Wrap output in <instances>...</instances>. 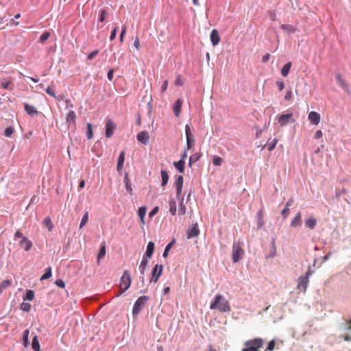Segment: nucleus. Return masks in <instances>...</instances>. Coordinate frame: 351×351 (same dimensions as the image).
<instances>
[{
  "label": "nucleus",
  "mask_w": 351,
  "mask_h": 351,
  "mask_svg": "<svg viewBox=\"0 0 351 351\" xmlns=\"http://www.w3.org/2000/svg\"><path fill=\"white\" fill-rule=\"evenodd\" d=\"M210 308L217 309L221 313H229L231 311L229 302L221 294L215 295L213 302L210 304Z\"/></svg>",
  "instance_id": "1"
},
{
  "label": "nucleus",
  "mask_w": 351,
  "mask_h": 351,
  "mask_svg": "<svg viewBox=\"0 0 351 351\" xmlns=\"http://www.w3.org/2000/svg\"><path fill=\"white\" fill-rule=\"evenodd\" d=\"M131 276L128 271H125L120 280V292L117 294L119 297L126 291L131 285Z\"/></svg>",
  "instance_id": "2"
},
{
  "label": "nucleus",
  "mask_w": 351,
  "mask_h": 351,
  "mask_svg": "<svg viewBox=\"0 0 351 351\" xmlns=\"http://www.w3.org/2000/svg\"><path fill=\"white\" fill-rule=\"evenodd\" d=\"M263 341L261 338H256L245 343V348L242 351H259L263 346Z\"/></svg>",
  "instance_id": "3"
},
{
  "label": "nucleus",
  "mask_w": 351,
  "mask_h": 351,
  "mask_svg": "<svg viewBox=\"0 0 351 351\" xmlns=\"http://www.w3.org/2000/svg\"><path fill=\"white\" fill-rule=\"evenodd\" d=\"M244 255V250L240 241L234 242L232 245V259L234 263H237Z\"/></svg>",
  "instance_id": "4"
},
{
  "label": "nucleus",
  "mask_w": 351,
  "mask_h": 351,
  "mask_svg": "<svg viewBox=\"0 0 351 351\" xmlns=\"http://www.w3.org/2000/svg\"><path fill=\"white\" fill-rule=\"evenodd\" d=\"M148 300L149 298L145 295L141 296L136 300L132 309V315L134 317H136L139 314L141 311L145 307Z\"/></svg>",
  "instance_id": "5"
},
{
  "label": "nucleus",
  "mask_w": 351,
  "mask_h": 351,
  "mask_svg": "<svg viewBox=\"0 0 351 351\" xmlns=\"http://www.w3.org/2000/svg\"><path fill=\"white\" fill-rule=\"evenodd\" d=\"M311 274V270L309 269L304 276L299 277L297 286L298 289L302 291L303 292L306 291L308 283V278Z\"/></svg>",
  "instance_id": "6"
},
{
  "label": "nucleus",
  "mask_w": 351,
  "mask_h": 351,
  "mask_svg": "<svg viewBox=\"0 0 351 351\" xmlns=\"http://www.w3.org/2000/svg\"><path fill=\"white\" fill-rule=\"evenodd\" d=\"M163 271V266L162 265H156L153 271L152 276L150 280L151 282H157L160 276L162 275Z\"/></svg>",
  "instance_id": "7"
},
{
  "label": "nucleus",
  "mask_w": 351,
  "mask_h": 351,
  "mask_svg": "<svg viewBox=\"0 0 351 351\" xmlns=\"http://www.w3.org/2000/svg\"><path fill=\"white\" fill-rule=\"evenodd\" d=\"M116 128V124L111 119L107 120L106 124V136L107 138H110L112 136Z\"/></svg>",
  "instance_id": "8"
},
{
  "label": "nucleus",
  "mask_w": 351,
  "mask_h": 351,
  "mask_svg": "<svg viewBox=\"0 0 351 351\" xmlns=\"http://www.w3.org/2000/svg\"><path fill=\"white\" fill-rule=\"evenodd\" d=\"M335 78L339 86L346 92H349V87L346 80L339 73H335Z\"/></svg>",
  "instance_id": "9"
},
{
  "label": "nucleus",
  "mask_w": 351,
  "mask_h": 351,
  "mask_svg": "<svg viewBox=\"0 0 351 351\" xmlns=\"http://www.w3.org/2000/svg\"><path fill=\"white\" fill-rule=\"evenodd\" d=\"M308 119L312 124L317 125L320 122L321 117L317 112L311 111L308 114Z\"/></svg>",
  "instance_id": "10"
},
{
  "label": "nucleus",
  "mask_w": 351,
  "mask_h": 351,
  "mask_svg": "<svg viewBox=\"0 0 351 351\" xmlns=\"http://www.w3.org/2000/svg\"><path fill=\"white\" fill-rule=\"evenodd\" d=\"M292 117H293L292 113L282 114L278 117V123H279V125L281 127H283L289 122V121L292 118Z\"/></svg>",
  "instance_id": "11"
},
{
  "label": "nucleus",
  "mask_w": 351,
  "mask_h": 351,
  "mask_svg": "<svg viewBox=\"0 0 351 351\" xmlns=\"http://www.w3.org/2000/svg\"><path fill=\"white\" fill-rule=\"evenodd\" d=\"M187 238L191 239L197 237L199 234V230L198 228L197 223H195L193 226L187 231Z\"/></svg>",
  "instance_id": "12"
},
{
  "label": "nucleus",
  "mask_w": 351,
  "mask_h": 351,
  "mask_svg": "<svg viewBox=\"0 0 351 351\" xmlns=\"http://www.w3.org/2000/svg\"><path fill=\"white\" fill-rule=\"evenodd\" d=\"M19 245L25 251H28L32 247V243L26 237H23V239L19 241Z\"/></svg>",
  "instance_id": "13"
},
{
  "label": "nucleus",
  "mask_w": 351,
  "mask_h": 351,
  "mask_svg": "<svg viewBox=\"0 0 351 351\" xmlns=\"http://www.w3.org/2000/svg\"><path fill=\"white\" fill-rule=\"evenodd\" d=\"M149 138V134L146 131L139 132L136 136L137 140L143 145H146L147 143Z\"/></svg>",
  "instance_id": "14"
},
{
  "label": "nucleus",
  "mask_w": 351,
  "mask_h": 351,
  "mask_svg": "<svg viewBox=\"0 0 351 351\" xmlns=\"http://www.w3.org/2000/svg\"><path fill=\"white\" fill-rule=\"evenodd\" d=\"M75 119H76V115L75 112L73 110H71L67 114L66 118V122L69 126L75 125Z\"/></svg>",
  "instance_id": "15"
},
{
  "label": "nucleus",
  "mask_w": 351,
  "mask_h": 351,
  "mask_svg": "<svg viewBox=\"0 0 351 351\" xmlns=\"http://www.w3.org/2000/svg\"><path fill=\"white\" fill-rule=\"evenodd\" d=\"M210 40L213 46H216L220 41L219 32L217 29H213L210 33Z\"/></svg>",
  "instance_id": "16"
},
{
  "label": "nucleus",
  "mask_w": 351,
  "mask_h": 351,
  "mask_svg": "<svg viewBox=\"0 0 351 351\" xmlns=\"http://www.w3.org/2000/svg\"><path fill=\"white\" fill-rule=\"evenodd\" d=\"M302 224V215L301 213L299 212L297 213L296 216L291 220V227L295 228L297 226H300Z\"/></svg>",
  "instance_id": "17"
},
{
  "label": "nucleus",
  "mask_w": 351,
  "mask_h": 351,
  "mask_svg": "<svg viewBox=\"0 0 351 351\" xmlns=\"http://www.w3.org/2000/svg\"><path fill=\"white\" fill-rule=\"evenodd\" d=\"M24 108L29 115L33 117L34 115L38 114V110L34 106L29 105L28 104H25Z\"/></svg>",
  "instance_id": "18"
},
{
  "label": "nucleus",
  "mask_w": 351,
  "mask_h": 351,
  "mask_svg": "<svg viewBox=\"0 0 351 351\" xmlns=\"http://www.w3.org/2000/svg\"><path fill=\"white\" fill-rule=\"evenodd\" d=\"M154 243L150 241L147 244L146 252L144 256H145V257L147 258H150L154 253Z\"/></svg>",
  "instance_id": "19"
},
{
  "label": "nucleus",
  "mask_w": 351,
  "mask_h": 351,
  "mask_svg": "<svg viewBox=\"0 0 351 351\" xmlns=\"http://www.w3.org/2000/svg\"><path fill=\"white\" fill-rule=\"evenodd\" d=\"M280 28L284 32H285L288 34H293L297 31L296 27H295L294 26H293L291 25L282 24V25H281Z\"/></svg>",
  "instance_id": "20"
},
{
  "label": "nucleus",
  "mask_w": 351,
  "mask_h": 351,
  "mask_svg": "<svg viewBox=\"0 0 351 351\" xmlns=\"http://www.w3.org/2000/svg\"><path fill=\"white\" fill-rule=\"evenodd\" d=\"M317 224V220L314 217H308L305 220V225L307 228L313 230Z\"/></svg>",
  "instance_id": "21"
},
{
  "label": "nucleus",
  "mask_w": 351,
  "mask_h": 351,
  "mask_svg": "<svg viewBox=\"0 0 351 351\" xmlns=\"http://www.w3.org/2000/svg\"><path fill=\"white\" fill-rule=\"evenodd\" d=\"M182 105V101L180 99H178L173 106V112L176 117H178L180 115L181 108Z\"/></svg>",
  "instance_id": "22"
},
{
  "label": "nucleus",
  "mask_w": 351,
  "mask_h": 351,
  "mask_svg": "<svg viewBox=\"0 0 351 351\" xmlns=\"http://www.w3.org/2000/svg\"><path fill=\"white\" fill-rule=\"evenodd\" d=\"M124 160H125V152L124 151H122L120 154H119V156L118 158V161H117V170L118 171H120L123 167V163H124Z\"/></svg>",
  "instance_id": "23"
},
{
  "label": "nucleus",
  "mask_w": 351,
  "mask_h": 351,
  "mask_svg": "<svg viewBox=\"0 0 351 351\" xmlns=\"http://www.w3.org/2000/svg\"><path fill=\"white\" fill-rule=\"evenodd\" d=\"M148 263V258L143 256V259L139 265V270L141 274L143 276L145 274V269Z\"/></svg>",
  "instance_id": "24"
},
{
  "label": "nucleus",
  "mask_w": 351,
  "mask_h": 351,
  "mask_svg": "<svg viewBox=\"0 0 351 351\" xmlns=\"http://www.w3.org/2000/svg\"><path fill=\"white\" fill-rule=\"evenodd\" d=\"M184 164L185 162L183 159H181L178 162H173L174 167L181 173L184 172Z\"/></svg>",
  "instance_id": "25"
},
{
  "label": "nucleus",
  "mask_w": 351,
  "mask_h": 351,
  "mask_svg": "<svg viewBox=\"0 0 351 351\" xmlns=\"http://www.w3.org/2000/svg\"><path fill=\"white\" fill-rule=\"evenodd\" d=\"M292 63L291 62H287L281 69V74L284 77H287L291 68Z\"/></svg>",
  "instance_id": "26"
},
{
  "label": "nucleus",
  "mask_w": 351,
  "mask_h": 351,
  "mask_svg": "<svg viewBox=\"0 0 351 351\" xmlns=\"http://www.w3.org/2000/svg\"><path fill=\"white\" fill-rule=\"evenodd\" d=\"M32 347L34 351H40V343L36 335L33 337Z\"/></svg>",
  "instance_id": "27"
},
{
  "label": "nucleus",
  "mask_w": 351,
  "mask_h": 351,
  "mask_svg": "<svg viewBox=\"0 0 351 351\" xmlns=\"http://www.w3.org/2000/svg\"><path fill=\"white\" fill-rule=\"evenodd\" d=\"M147 208L145 207H141L138 208V215L141 218V223L145 224V217L146 215Z\"/></svg>",
  "instance_id": "28"
},
{
  "label": "nucleus",
  "mask_w": 351,
  "mask_h": 351,
  "mask_svg": "<svg viewBox=\"0 0 351 351\" xmlns=\"http://www.w3.org/2000/svg\"><path fill=\"white\" fill-rule=\"evenodd\" d=\"M169 212L172 215H176L177 212V206L175 200L171 199L169 201Z\"/></svg>",
  "instance_id": "29"
},
{
  "label": "nucleus",
  "mask_w": 351,
  "mask_h": 351,
  "mask_svg": "<svg viewBox=\"0 0 351 351\" xmlns=\"http://www.w3.org/2000/svg\"><path fill=\"white\" fill-rule=\"evenodd\" d=\"M124 182L125 183V188H126L127 191L129 192L130 194H132V184L129 180L128 173H125V175Z\"/></svg>",
  "instance_id": "30"
},
{
  "label": "nucleus",
  "mask_w": 351,
  "mask_h": 351,
  "mask_svg": "<svg viewBox=\"0 0 351 351\" xmlns=\"http://www.w3.org/2000/svg\"><path fill=\"white\" fill-rule=\"evenodd\" d=\"M43 223V225L45 226L49 231H51L53 228V225L49 217H45Z\"/></svg>",
  "instance_id": "31"
},
{
  "label": "nucleus",
  "mask_w": 351,
  "mask_h": 351,
  "mask_svg": "<svg viewBox=\"0 0 351 351\" xmlns=\"http://www.w3.org/2000/svg\"><path fill=\"white\" fill-rule=\"evenodd\" d=\"M162 186H165L169 180V176L165 170L161 171Z\"/></svg>",
  "instance_id": "32"
},
{
  "label": "nucleus",
  "mask_w": 351,
  "mask_h": 351,
  "mask_svg": "<svg viewBox=\"0 0 351 351\" xmlns=\"http://www.w3.org/2000/svg\"><path fill=\"white\" fill-rule=\"evenodd\" d=\"M183 201H184V197H182L181 200H180V203H179L180 208L178 209V213L180 215H184L186 212V208L183 204Z\"/></svg>",
  "instance_id": "33"
},
{
  "label": "nucleus",
  "mask_w": 351,
  "mask_h": 351,
  "mask_svg": "<svg viewBox=\"0 0 351 351\" xmlns=\"http://www.w3.org/2000/svg\"><path fill=\"white\" fill-rule=\"evenodd\" d=\"M10 285L11 281L9 280H5L1 283H0V293L6 289Z\"/></svg>",
  "instance_id": "34"
},
{
  "label": "nucleus",
  "mask_w": 351,
  "mask_h": 351,
  "mask_svg": "<svg viewBox=\"0 0 351 351\" xmlns=\"http://www.w3.org/2000/svg\"><path fill=\"white\" fill-rule=\"evenodd\" d=\"M176 242V240L175 239H173L166 247H165V249L164 250V252H163V257L164 258H167L168 256V254H169V252L170 250V249L171 248L172 245L174 244V243Z\"/></svg>",
  "instance_id": "35"
},
{
  "label": "nucleus",
  "mask_w": 351,
  "mask_h": 351,
  "mask_svg": "<svg viewBox=\"0 0 351 351\" xmlns=\"http://www.w3.org/2000/svg\"><path fill=\"white\" fill-rule=\"evenodd\" d=\"M51 276V268L50 267H49L46 269L45 274L42 275L40 280L42 281V280L49 278Z\"/></svg>",
  "instance_id": "36"
},
{
  "label": "nucleus",
  "mask_w": 351,
  "mask_h": 351,
  "mask_svg": "<svg viewBox=\"0 0 351 351\" xmlns=\"http://www.w3.org/2000/svg\"><path fill=\"white\" fill-rule=\"evenodd\" d=\"M34 298V292L32 290H27L25 295L23 297V300H27L29 301L33 300Z\"/></svg>",
  "instance_id": "37"
},
{
  "label": "nucleus",
  "mask_w": 351,
  "mask_h": 351,
  "mask_svg": "<svg viewBox=\"0 0 351 351\" xmlns=\"http://www.w3.org/2000/svg\"><path fill=\"white\" fill-rule=\"evenodd\" d=\"M195 145V141L193 136L186 137V147L188 149H191Z\"/></svg>",
  "instance_id": "38"
},
{
  "label": "nucleus",
  "mask_w": 351,
  "mask_h": 351,
  "mask_svg": "<svg viewBox=\"0 0 351 351\" xmlns=\"http://www.w3.org/2000/svg\"><path fill=\"white\" fill-rule=\"evenodd\" d=\"M31 304L28 302H22L20 306L21 310L24 312H29L31 310Z\"/></svg>",
  "instance_id": "39"
},
{
  "label": "nucleus",
  "mask_w": 351,
  "mask_h": 351,
  "mask_svg": "<svg viewBox=\"0 0 351 351\" xmlns=\"http://www.w3.org/2000/svg\"><path fill=\"white\" fill-rule=\"evenodd\" d=\"M88 211H86L84 216L82 217V221L80 224V228H82L88 222Z\"/></svg>",
  "instance_id": "40"
},
{
  "label": "nucleus",
  "mask_w": 351,
  "mask_h": 351,
  "mask_svg": "<svg viewBox=\"0 0 351 351\" xmlns=\"http://www.w3.org/2000/svg\"><path fill=\"white\" fill-rule=\"evenodd\" d=\"M29 334V331L28 329L25 330L23 332V344L25 347H27L29 343V341H28Z\"/></svg>",
  "instance_id": "41"
},
{
  "label": "nucleus",
  "mask_w": 351,
  "mask_h": 351,
  "mask_svg": "<svg viewBox=\"0 0 351 351\" xmlns=\"http://www.w3.org/2000/svg\"><path fill=\"white\" fill-rule=\"evenodd\" d=\"M105 255H106V246H105V245H102L100 248L98 256H97V262L99 263L100 259L104 258L105 256Z\"/></svg>",
  "instance_id": "42"
},
{
  "label": "nucleus",
  "mask_w": 351,
  "mask_h": 351,
  "mask_svg": "<svg viewBox=\"0 0 351 351\" xmlns=\"http://www.w3.org/2000/svg\"><path fill=\"white\" fill-rule=\"evenodd\" d=\"M184 179L182 176H179L175 180L174 185L175 186H183Z\"/></svg>",
  "instance_id": "43"
},
{
  "label": "nucleus",
  "mask_w": 351,
  "mask_h": 351,
  "mask_svg": "<svg viewBox=\"0 0 351 351\" xmlns=\"http://www.w3.org/2000/svg\"><path fill=\"white\" fill-rule=\"evenodd\" d=\"M93 130H92V124L88 123L87 124V138L88 139H91L93 138Z\"/></svg>",
  "instance_id": "44"
},
{
  "label": "nucleus",
  "mask_w": 351,
  "mask_h": 351,
  "mask_svg": "<svg viewBox=\"0 0 351 351\" xmlns=\"http://www.w3.org/2000/svg\"><path fill=\"white\" fill-rule=\"evenodd\" d=\"M106 14H107V12L106 10H104V9L101 10L99 16V21L104 22L105 21Z\"/></svg>",
  "instance_id": "45"
},
{
  "label": "nucleus",
  "mask_w": 351,
  "mask_h": 351,
  "mask_svg": "<svg viewBox=\"0 0 351 351\" xmlns=\"http://www.w3.org/2000/svg\"><path fill=\"white\" fill-rule=\"evenodd\" d=\"M49 36H50V34L47 32L43 33L40 37V43L45 42L49 38Z\"/></svg>",
  "instance_id": "46"
},
{
  "label": "nucleus",
  "mask_w": 351,
  "mask_h": 351,
  "mask_svg": "<svg viewBox=\"0 0 351 351\" xmlns=\"http://www.w3.org/2000/svg\"><path fill=\"white\" fill-rule=\"evenodd\" d=\"M14 133V129L12 127H8L5 130L4 134L6 137H10Z\"/></svg>",
  "instance_id": "47"
},
{
  "label": "nucleus",
  "mask_w": 351,
  "mask_h": 351,
  "mask_svg": "<svg viewBox=\"0 0 351 351\" xmlns=\"http://www.w3.org/2000/svg\"><path fill=\"white\" fill-rule=\"evenodd\" d=\"M223 162L221 158L215 156L213 159V163L215 166H220Z\"/></svg>",
  "instance_id": "48"
},
{
  "label": "nucleus",
  "mask_w": 351,
  "mask_h": 351,
  "mask_svg": "<svg viewBox=\"0 0 351 351\" xmlns=\"http://www.w3.org/2000/svg\"><path fill=\"white\" fill-rule=\"evenodd\" d=\"M46 93L54 98L56 97V93L51 86L47 87Z\"/></svg>",
  "instance_id": "49"
},
{
  "label": "nucleus",
  "mask_w": 351,
  "mask_h": 351,
  "mask_svg": "<svg viewBox=\"0 0 351 351\" xmlns=\"http://www.w3.org/2000/svg\"><path fill=\"white\" fill-rule=\"evenodd\" d=\"M277 143H278V139L277 138H274L271 143L268 144L267 149L269 151H272L275 148Z\"/></svg>",
  "instance_id": "50"
},
{
  "label": "nucleus",
  "mask_w": 351,
  "mask_h": 351,
  "mask_svg": "<svg viewBox=\"0 0 351 351\" xmlns=\"http://www.w3.org/2000/svg\"><path fill=\"white\" fill-rule=\"evenodd\" d=\"M199 156L197 154H194L193 156H191L189 158V166H191L192 162H196L199 160Z\"/></svg>",
  "instance_id": "51"
},
{
  "label": "nucleus",
  "mask_w": 351,
  "mask_h": 351,
  "mask_svg": "<svg viewBox=\"0 0 351 351\" xmlns=\"http://www.w3.org/2000/svg\"><path fill=\"white\" fill-rule=\"evenodd\" d=\"M176 196L178 200H181L182 197H184L181 195L182 186H176Z\"/></svg>",
  "instance_id": "52"
},
{
  "label": "nucleus",
  "mask_w": 351,
  "mask_h": 351,
  "mask_svg": "<svg viewBox=\"0 0 351 351\" xmlns=\"http://www.w3.org/2000/svg\"><path fill=\"white\" fill-rule=\"evenodd\" d=\"M185 133L186 137L193 136L191 132V129L189 125L186 124L185 125Z\"/></svg>",
  "instance_id": "53"
},
{
  "label": "nucleus",
  "mask_w": 351,
  "mask_h": 351,
  "mask_svg": "<svg viewBox=\"0 0 351 351\" xmlns=\"http://www.w3.org/2000/svg\"><path fill=\"white\" fill-rule=\"evenodd\" d=\"M183 84V81L181 75H178L176 80H175V85L176 86H182Z\"/></svg>",
  "instance_id": "54"
},
{
  "label": "nucleus",
  "mask_w": 351,
  "mask_h": 351,
  "mask_svg": "<svg viewBox=\"0 0 351 351\" xmlns=\"http://www.w3.org/2000/svg\"><path fill=\"white\" fill-rule=\"evenodd\" d=\"M275 341L271 340L269 342L267 350L269 351H273L275 347Z\"/></svg>",
  "instance_id": "55"
},
{
  "label": "nucleus",
  "mask_w": 351,
  "mask_h": 351,
  "mask_svg": "<svg viewBox=\"0 0 351 351\" xmlns=\"http://www.w3.org/2000/svg\"><path fill=\"white\" fill-rule=\"evenodd\" d=\"M10 84V81H5L4 80H2L1 82V86L3 89H7Z\"/></svg>",
  "instance_id": "56"
},
{
  "label": "nucleus",
  "mask_w": 351,
  "mask_h": 351,
  "mask_svg": "<svg viewBox=\"0 0 351 351\" xmlns=\"http://www.w3.org/2000/svg\"><path fill=\"white\" fill-rule=\"evenodd\" d=\"M126 30H127V27L125 25H123L122 27V31L121 32V34H120V41L121 43H123V36L126 32Z\"/></svg>",
  "instance_id": "57"
},
{
  "label": "nucleus",
  "mask_w": 351,
  "mask_h": 351,
  "mask_svg": "<svg viewBox=\"0 0 351 351\" xmlns=\"http://www.w3.org/2000/svg\"><path fill=\"white\" fill-rule=\"evenodd\" d=\"M55 284L60 287V288H64L65 287V283L62 280V279H59V280H57L56 282H55Z\"/></svg>",
  "instance_id": "58"
},
{
  "label": "nucleus",
  "mask_w": 351,
  "mask_h": 351,
  "mask_svg": "<svg viewBox=\"0 0 351 351\" xmlns=\"http://www.w3.org/2000/svg\"><path fill=\"white\" fill-rule=\"evenodd\" d=\"M293 93L291 90H288L286 93V95L285 96V99L287 101H290L292 99Z\"/></svg>",
  "instance_id": "59"
},
{
  "label": "nucleus",
  "mask_w": 351,
  "mask_h": 351,
  "mask_svg": "<svg viewBox=\"0 0 351 351\" xmlns=\"http://www.w3.org/2000/svg\"><path fill=\"white\" fill-rule=\"evenodd\" d=\"M99 53V51L98 50H95L94 51H93L92 53H90V54H88L87 58L88 60H93V58H95L96 57V56Z\"/></svg>",
  "instance_id": "60"
},
{
  "label": "nucleus",
  "mask_w": 351,
  "mask_h": 351,
  "mask_svg": "<svg viewBox=\"0 0 351 351\" xmlns=\"http://www.w3.org/2000/svg\"><path fill=\"white\" fill-rule=\"evenodd\" d=\"M117 31V27L114 28V29L112 31V32L110 34V40H113L116 38Z\"/></svg>",
  "instance_id": "61"
},
{
  "label": "nucleus",
  "mask_w": 351,
  "mask_h": 351,
  "mask_svg": "<svg viewBox=\"0 0 351 351\" xmlns=\"http://www.w3.org/2000/svg\"><path fill=\"white\" fill-rule=\"evenodd\" d=\"M276 85H277L279 90H282L285 88V84L282 81H277Z\"/></svg>",
  "instance_id": "62"
},
{
  "label": "nucleus",
  "mask_w": 351,
  "mask_h": 351,
  "mask_svg": "<svg viewBox=\"0 0 351 351\" xmlns=\"http://www.w3.org/2000/svg\"><path fill=\"white\" fill-rule=\"evenodd\" d=\"M323 133L321 130H317L315 133L314 137L316 139H319L322 137Z\"/></svg>",
  "instance_id": "63"
},
{
  "label": "nucleus",
  "mask_w": 351,
  "mask_h": 351,
  "mask_svg": "<svg viewBox=\"0 0 351 351\" xmlns=\"http://www.w3.org/2000/svg\"><path fill=\"white\" fill-rule=\"evenodd\" d=\"M289 213V208L287 207H285L284 210L282 211V215H283L284 218H287L288 215Z\"/></svg>",
  "instance_id": "64"
}]
</instances>
